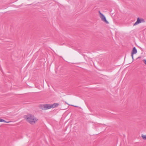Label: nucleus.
Returning <instances> with one entry per match:
<instances>
[{"instance_id": "nucleus-6", "label": "nucleus", "mask_w": 146, "mask_h": 146, "mask_svg": "<svg viewBox=\"0 0 146 146\" xmlns=\"http://www.w3.org/2000/svg\"><path fill=\"white\" fill-rule=\"evenodd\" d=\"M142 137L143 139L144 140H146V135H142Z\"/></svg>"}, {"instance_id": "nucleus-7", "label": "nucleus", "mask_w": 146, "mask_h": 146, "mask_svg": "<svg viewBox=\"0 0 146 146\" xmlns=\"http://www.w3.org/2000/svg\"><path fill=\"white\" fill-rule=\"evenodd\" d=\"M0 122H5V120L0 118Z\"/></svg>"}, {"instance_id": "nucleus-1", "label": "nucleus", "mask_w": 146, "mask_h": 146, "mask_svg": "<svg viewBox=\"0 0 146 146\" xmlns=\"http://www.w3.org/2000/svg\"><path fill=\"white\" fill-rule=\"evenodd\" d=\"M59 105V104L57 103H55L53 104H41L39 106L40 109L43 110V109H49L51 108H54L57 107Z\"/></svg>"}, {"instance_id": "nucleus-2", "label": "nucleus", "mask_w": 146, "mask_h": 146, "mask_svg": "<svg viewBox=\"0 0 146 146\" xmlns=\"http://www.w3.org/2000/svg\"><path fill=\"white\" fill-rule=\"evenodd\" d=\"M26 118L27 121L31 124H35L38 119L31 114H29L26 116Z\"/></svg>"}, {"instance_id": "nucleus-3", "label": "nucleus", "mask_w": 146, "mask_h": 146, "mask_svg": "<svg viewBox=\"0 0 146 146\" xmlns=\"http://www.w3.org/2000/svg\"><path fill=\"white\" fill-rule=\"evenodd\" d=\"M99 13L100 14V16L102 20L103 21L106 23V24H108L109 23L108 21L106 20V17L105 16L100 12V11H99Z\"/></svg>"}, {"instance_id": "nucleus-5", "label": "nucleus", "mask_w": 146, "mask_h": 146, "mask_svg": "<svg viewBox=\"0 0 146 146\" xmlns=\"http://www.w3.org/2000/svg\"><path fill=\"white\" fill-rule=\"evenodd\" d=\"M137 52V50L136 48L135 47H134L133 48L131 53V56L132 57L133 60V54H136Z\"/></svg>"}, {"instance_id": "nucleus-4", "label": "nucleus", "mask_w": 146, "mask_h": 146, "mask_svg": "<svg viewBox=\"0 0 146 146\" xmlns=\"http://www.w3.org/2000/svg\"><path fill=\"white\" fill-rule=\"evenodd\" d=\"M145 21L143 19H140L139 18H138L137 19V21L133 25L134 26H135L141 23H143Z\"/></svg>"}, {"instance_id": "nucleus-9", "label": "nucleus", "mask_w": 146, "mask_h": 146, "mask_svg": "<svg viewBox=\"0 0 146 146\" xmlns=\"http://www.w3.org/2000/svg\"><path fill=\"white\" fill-rule=\"evenodd\" d=\"M75 107H77V109H81V108L80 107H78V106H75Z\"/></svg>"}, {"instance_id": "nucleus-10", "label": "nucleus", "mask_w": 146, "mask_h": 146, "mask_svg": "<svg viewBox=\"0 0 146 146\" xmlns=\"http://www.w3.org/2000/svg\"><path fill=\"white\" fill-rule=\"evenodd\" d=\"M5 122H4L7 123H9L10 122V121H6L5 120Z\"/></svg>"}, {"instance_id": "nucleus-8", "label": "nucleus", "mask_w": 146, "mask_h": 146, "mask_svg": "<svg viewBox=\"0 0 146 146\" xmlns=\"http://www.w3.org/2000/svg\"><path fill=\"white\" fill-rule=\"evenodd\" d=\"M143 61V62H144V63L146 65V59H144Z\"/></svg>"}]
</instances>
